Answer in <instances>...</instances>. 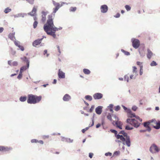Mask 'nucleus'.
<instances>
[{"label": "nucleus", "mask_w": 160, "mask_h": 160, "mask_svg": "<svg viewBox=\"0 0 160 160\" xmlns=\"http://www.w3.org/2000/svg\"><path fill=\"white\" fill-rule=\"evenodd\" d=\"M131 42L132 46L135 49L138 48L140 45V42L138 39L133 38L131 39Z\"/></svg>", "instance_id": "nucleus-7"}, {"label": "nucleus", "mask_w": 160, "mask_h": 160, "mask_svg": "<svg viewBox=\"0 0 160 160\" xmlns=\"http://www.w3.org/2000/svg\"><path fill=\"white\" fill-rule=\"evenodd\" d=\"M41 13L42 14V16L46 17V16L47 15V13H48V12L47 11L46 12L44 11H42L41 12Z\"/></svg>", "instance_id": "nucleus-46"}, {"label": "nucleus", "mask_w": 160, "mask_h": 160, "mask_svg": "<svg viewBox=\"0 0 160 160\" xmlns=\"http://www.w3.org/2000/svg\"><path fill=\"white\" fill-rule=\"evenodd\" d=\"M27 98L26 96H21L19 98V100L21 102H24L26 100Z\"/></svg>", "instance_id": "nucleus-24"}, {"label": "nucleus", "mask_w": 160, "mask_h": 160, "mask_svg": "<svg viewBox=\"0 0 160 160\" xmlns=\"http://www.w3.org/2000/svg\"><path fill=\"white\" fill-rule=\"evenodd\" d=\"M121 51L124 53L125 55L126 56H129L130 55V53L128 51H126L123 49H121Z\"/></svg>", "instance_id": "nucleus-33"}, {"label": "nucleus", "mask_w": 160, "mask_h": 160, "mask_svg": "<svg viewBox=\"0 0 160 160\" xmlns=\"http://www.w3.org/2000/svg\"><path fill=\"white\" fill-rule=\"evenodd\" d=\"M108 7L106 4L102 5L100 7L101 12L103 13L107 12L108 10Z\"/></svg>", "instance_id": "nucleus-10"}, {"label": "nucleus", "mask_w": 160, "mask_h": 160, "mask_svg": "<svg viewBox=\"0 0 160 160\" xmlns=\"http://www.w3.org/2000/svg\"><path fill=\"white\" fill-rule=\"evenodd\" d=\"M122 135L125 138H128L130 137V136L128 135L127 133L125 132H124Z\"/></svg>", "instance_id": "nucleus-51"}, {"label": "nucleus", "mask_w": 160, "mask_h": 160, "mask_svg": "<svg viewBox=\"0 0 160 160\" xmlns=\"http://www.w3.org/2000/svg\"><path fill=\"white\" fill-rule=\"evenodd\" d=\"M122 106L123 108L125 111L127 113L130 111V110L131 109L130 108H127L126 107L123 105H122Z\"/></svg>", "instance_id": "nucleus-30"}, {"label": "nucleus", "mask_w": 160, "mask_h": 160, "mask_svg": "<svg viewBox=\"0 0 160 160\" xmlns=\"http://www.w3.org/2000/svg\"><path fill=\"white\" fill-rule=\"evenodd\" d=\"M152 147H153V148L154 150L156 152H158L160 151V149L155 144H152Z\"/></svg>", "instance_id": "nucleus-25"}, {"label": "nucleus", "mask_w": 160, "mask_h": 160, "mask_svg": "<svg viewBox=\"0 0 160 160\" xmlns=\"http://www.w3.org/2000/svg\"><path fill=\"white\" fill-rule=\"evenodd\" d=\"M61 138H62L61 140L63 142L65 141L67 142L72 143L73 141L72 139H71L70 138H66L62 136H61Z\"/></svg>", "instance_id": "nucleus-20"}, {"label": "nucleus", "mask_w": 160, "mask_h": 160, "mask_svg": "<svg viewBox=\"0 0 160 160\" xmlns=\"http://www.w3.org/2000/svg\"><path fill=\"white\" fill-rule=\"evenodd\" d=\"M121 108L119 105H117L114 107V110L116 111H118Z\"/></svg>", "instance_id": "nucleus-41"}, {"label": "nucleus", "mask_w": 160, "mask_h": 160, "mask_svg": "<svg viewBox=\"0 0 160 160\" xmlns=\"http://www.w3.org/2000/svg\"><path fill=\"white\" fill-rule=\"evenodd\" d=\"M89 127H87L84 129H82V132L83 133H84L87 130L89 129Z\"/></svg>", "instance_id": "nucleus-52"}, {"label": "nucleus", "mask_w": 160, "mask_h": 160, "mask_svg": "<svg viewBox=\"0 0 160 160\" xmlns=\"http://www.w3.org/2000/svg\"><path fill=\"white\" fill-rule=\"evenodd\" d=\"M113 105L112 104H109V106L108 107V108L110 109V108H113Z\"/></svg>", "instance_id": "nucleus-61"}, {"label": "nucleus", "mask_w": 160, "mask_h": 160, "mask_svg": "<svg viewBox=\"0 0 160 160\" xmlns=\"http://www.w3.org/2000/svg\"><path fill=\"white\" fill-rule=\"evenodd\" d=\"M142 68H143L142 65L140 66L139 74H140V75L141 76L142 75L143 73Z\"/></svg>", "instance_id": "nucleus-44"}, {"label": "nucleus", "mask_w": 160, "mask_h": 160, "mask_svg": "<svg viewBox=\"0 0 160 160\" xmlns=\"http://www.w3.org/2000/svg\"><path fill=\"white\" fill-rule=\"evenodd\" d=\"M138 51L141 57H143L145 56V53L143 52H141L140 51V48H139L138 49Z\"/></svg>", "instance_id": "nucleus-34"}, {"label": "nucleus", "mask_w": 160, "mask_h": 160, "mask_svg": "<svg viewBox=\"0 0 160 160\" xmlns=\"http://www.w3.org/2000/svg\"><path fill=\"white\" fill-rule=\"evenodd\" d=\"M93 155V154L92 152H90L89 153V157L90 158H92Z\"/></svg>", "instance_id": "nucleus-64"}, {"label": "nucleus", "mask_w": 160, "mask_h": 160, "mask_svg": "<svg viewBox=\"0 0 160 160\" xmlns=\"http://www.w3.org/2000/svg\"><path fill=\"white\" fill-rule=\"evenodd\" d=\"M125 8L127 11H130L131 9V7L128 5H125Z\"/></svg>", "instance_id": "nucleus-37"}, {"label": "nucleus", "mask_w": 160, "mask_h": 160, "mask_svg": "<svg viewBox=\"0 0 160 160\" xmlns=\"http://www.w3.org/2000/svg\"><path fill=\"white\" fill-rule=\"evenodd\" d=\"M28 68H28L27 65L23 66L20 68V72L22 73L23 71H25Z\"/></svg>", "instance_id": "nucleus-26"}, {"label": "nucleus", "mask_w": 160, "mask_h": 160, "mask_svg": "<svg viewBox=\"0 0 160 160\" xmlns=\"http://www.w3.org/2000/svg\"><path fill=\"white\" fill-rule=\"evenodd\" d=\"M77 8L76 7H71L70 8L69 11L71 12H74L76 10Z\"/></svg>", "instance_id": "nucleus-36"}, {"label": "nucleus", "mask_w": 160, "mask_h": 160, "mask_svg": "<svg viewBox=\"0 0 160 160\" xmlns=\"http://www.w3.org/2000/svg\"><path fill=\"white\" fill-rule=\"evenodd\" d=\"M15 32L10 33L8 35V38H9L12 41H14V38L15 39Z\"/></svg>", "instance_id": "nucleus-22"}, {"label": "nucleus", "mask_w": 160, "mask_h": 160, "mask_svg": "<svg viewBox=\"0 0 160 160\" xmlns=\"http://www.w3.org/2000/svg\"><path fill=\"white\" fill-rule=\"evenodd\" d=\"M133 70L132 72L133 73L136 72H137V68L136 66H133L132 67Z\"/></svg>", "instance_id": "nucleus-56"}, {"label": "nucleus", "mask_w": 160, "mask_h": 160, "mask_svg": "<svg viewBox=\"0 0 160 160\" xmlns=\"http://www.w3.org/2000/svg\"><path fill=\"white\" fill-rule=\"evenodd\" d=\"M124 78L125 81H126L127 82H129V77L127 75H125L124 77Z\"/></svg>", "instance_id": "nucleus-48"}, {"label": "nucleus", "mask_w": 160, "mask_h": 160, "mask_svg": "<svg viewBox=\"0 0 160 160\" xmlns=\"http://www.w3.org/2000/svg\"><path fill=\"white\" fill-rule=\"evenodd\" d=\"M53 4L55 6V8H53V11L50 14H52V17L54 18V17L55 14L58 11L59 8L62 6V5H61V6L59 3L57 2L54 0H52Z\"/></svg>", "instance_id": "nucleus-5"}, {"label": "nucleus", "mask_w": 160, "mask_h": 160, "mask_svg": "<svg viewBox=\"0 0 160 160\" xmlns=\"http://www.w3.org/2000/svg\"><path fill=\"white\" fill-rule=\"evenodd\" d=\"M146 128H147L146 129V131H148L149 132H150L151 130V128L150 126Z\"/></svg>", "instance_id": "nucleus-59"}, {"label": "nucleus", "mask_w": 160, "mask_h": 160, "mask_svg": "<svg viewBox=\"0 0 160 160\" xmlns=\"http://www.w3.org/2000/svg\"><path fill=\"white\" fill-rule=\"evenodd\" d=\"M122 106L123 108L125 111L127 113L130 111V110L131 109L130 108H127L126 107L123 105H122Z\"/></svg>", "instance_id": "nucleus-29"}, {"label": "nucleus", "mask_w": 160, "mask_h": 160, "mask_svg": "<svg viewBox=\"0 0 160 160\" xmlns=\"http://www.w3.org/2000/svg\"><path fill=\"white\" fill-rule=\"evenodd\" d=\"M120 14L119 13H117V14L114 16V17H115L116 18H118L120 17Z\"/></svg>", "instance_id": "nucleus-62"}, {"label": "nucleus", "mask_w": 160, "mask_h": 160, "mask_svg": "<svg viewBox=\"0 0 160 160\" xmlns=\"http://www.w3.org/2000/svg\"><path fill=\"white\" fill-rule=\"evenodd\" d=\"M147 52L148 53L147 54V57L148 59H150L153 55V53L149 49H147Z\"/></svg>", "instance_id": "nucleus-23"}, {"label": "nucleus", "mask_w": 160, "mask_h": 160, "mask_svg": "<svg viewBox=\"0 0 160 160\" xmlns=\"http://www.w3.org/2000/svg\"><path fill=\"white\" fill-rule=\"evenodd\" d=\"M38 142V140L36 139H32L31 140V142L33 143H37Z\"/></svg>", "instance_id": "nucleus-57"}, {"label": "nucleus", "mask_w": 160, "mask_h": 160, "mask_svg": "<svg viewBox=\"0 0 160 160\" xmlns=\"http://www.w3.org/2000/svg\"><path fill=\"white\" fill-rule=\"evenodd\" d=\"M103 94L99 92L95 93L93 95V97L95 100H98L102 98L103 97Z\"/></svg>", "instance_id": "nucleus-11"}, {"label": "nucleus", "mask_w": 160, "mask_h": 160, "mask_svg": "<svg viewBox=\"0 0 160 160\" xmlns=\"http://www.w3.org/2000/svg\"><path fill=\"white\" fill-rule=\"evenodd\" d=\"M112 124L114 126H115L117 127L118 128L120 129H122V123L121 121H113L112 122Z\"/></svg>", "instance_id": "nucleus-9"}, {"label": "nucleus", "mask_w": 160, "mask_h": 160, "mask_svg": "<svg viewBox=\"0 0 160 160\" xmlns=\"http://www.w3.org/2000/svg\"><path fill=\"white\" fill-rule=\"evenodd\" d=\"M103 107L100 106L97 107L95 109L96 113L98 115H100L101 114L102 111Z\"/></svg>", "instance_id": "nucleus-14"}, {"label": "nucleus", "mask_w": 160, "mask_h": 160, "mask_svg": "<svg viewBox=\"0 0 160 160\" xmlns=\"http://www.w3.org/2000/svg\"><path fill=\"white\" fill-rule=\"evenodd\" d=\"M20 59L23 62H26V65L27 66L28 68H29V61L28 59L27 58L26 56H24L23 57H21Z\"/></svg>", "instance_id": "nucleus-18"}, {"label": "nucleus", "mask_w": 160, "mask_h": 160, "mask_svg": "<svg viewBox=\"0 0 160 160\" xmlns=\"http://www.w3.org/2000/svg\"><path fill=\"white\" fill-rule=\"evenodd\" d=\"M15 45L17 47H19V46L20 45V42L14 40V41Z\"/></svg>", "instance_id": "nucleus-39"}, {"label": "nucleus", "mask_w": 160, "mask_h": 160, "mask_svg": "<svg viewBox=\"0 0 160 160\" xmlns=\"http://www.w3.org/2000/svg\"><path fill=\"white\" fill-rule=\"evenodd\" d=\"M42 21V22H45V21L46 20V17L45 16H42V19H41Z\"/></svg>", "instance_id": "nucleus-60"}, {"label": "nucleus", "mask_w": 160, "mask_h": 160, "mask_svg": "<svg viewBox=\"0 0 160 160\" xmlns=\"http://www.w3.org/2000/svg\"><path fill=\"white\" fill-rule=\"evenodd\" d=\"M71 98V97L68 94H65L63 97L62 99L63 101L68 102Z\"/></svg>", "instance_id": "nucleus-19"}, {"label": "nucleus", "mask_w": 160, "mask_h": 160, "mask_svg": "<svg viewBox=\"0 0 160 160\" xmlns=\"http://www.w3.org/2000/svg\"><path fill=\"white\" fill-rule=\"evenodd\" d=\"M42 39H38L32 42V45L34 47H36V46L39 45L41 42Z\"/></svg>", "instance_id": "nucleus-17"}, {"label": "nucleus", "mask_w": 160, "mask_h": 160, "mask_svg": "<svg viewBox=\"0 0 160 160\" xmlns=\"http://www.w3.org/2000/svg\"><path fill=\"white\" fill-rule=\"evenodd\" d=\"M30 4H33L34 3V0H26Z\"/></svg>", "instance_id": "nucleus-58"}, {"label": "nucleus", "mask_w": 160, "mask_h": 160, "mask_svg": "<svg viewBox=\"0 0 160 160\" xmlns=\"http://www.w3.org/2000/svg\"><path fill=\"white\" fill-rule=\"evenodd\" d=\"M127 113L128 116V118H132L136 117V116L135 114L132 112L131 109L130 110V111L129 112H128Z\"/></svg>", "instance_id": "nucleus-21"}, {"label": "nucleus", "mask_w": 160, "mask_h": 160, "mask_svg": "<svg viewBox=\"0 0 160 160\" xmlns=\"http://www.w3.org/2000/svg\"><path fill=\"white\" fill-rule=\"evenodd\" d=\"M142 124L143 125L144 127L146 128L149 126V125L146 122H143L142 123Z\"/></svg>", "instance_id": "nucleus-55"}, {"label": "nucleus", "mask_w": 160, "mask_h": 160, "mask_svg": "<svg viewBox=\"0 0 160 160\" xmlns=\"http://www.w3.org/2000/svg\"><path fill=\"white\" fill-rule=\"evenodd\" d=\"M37 8L34 6L33 7L31 12H29L28 14L31 16H35L36 15Z\"/></svg>", "instance_id": "nucleus-15"}, {"label": "nucleus", "mask_w": 160, "mask_h": 160, "mask_svg": "<svg viewBox=\"0 0 160 160\" xmlns=\"http://www.w3.org/2000/svg\"><path fill=\"white\" fill-rule=\"evenodd\" d=\"M120 153V152L119 151H115L113 155V157L117 156H119Z\"/></svg>", "instance_id": "nucleus-31"}, {"label": "nucleus", "mask_w": 160, "mask_h": 160, "mask_svg": "<svg viewBox=\"0 0 160 160\" xmlns=\"http://www.w3.org/2000/svg\"><path fill=\"white\" fill-rule=\"evenodd\" d=\"M150 65L152 67V66H156L158 65V64L156 62H155L154 61H153L151 63Z\"/></svg>", "instance_id": "nucleus-38"}, {"label": "nucleus", "mask_w": 160, "mask_h": 160, "mask_svg": "<svg viewBox=\"0 0 160 160\" xmlns=\"http://www.w3.org/2000/svg\"><path fill=\"white\" fill-rule=\"evenodd\" d=\"M18 47L19 49L22 51H23L24 50V47L23 46L20 45Z\"/></svg>", "instance_id": "nucleus-53"}, {"label": "nucleus", "mask_w": 160, "mask_h": 160, "mask_svg": "<svg viewBox=\"0 0 160 160\" xmlns=\"http://www.w3.org/2000/svg\"><path fill=\"white\" fill-rule=\"evenodd\" d=\"M11 53L12 55H14L16 53V52L13 50L12 48H11Z\"/></svg>", "instance_id": "nucleus-63"}, {"label": "nucleus", "mask_w": 160, "mask_h": 160, "mask_svg": "<svg viewBox=\"0 0 160 160\" xmlns=\"http://www.w3.org/2000/svg\"><path fill=\"white\" fill-rule=\"evenodd\" d=\"M83 72L86 74L88 75L91 73V71L89 70L86 68H84L83 70Z\"/></svg>", "instance_id": "nucleus-27"}, {"label": "nucleus", "mask_w": 160, "mask_h": 160, "mask_svg": "<svg viewBox=\"0 0 160 160\" xmlns=\"http://www.w3.org/2000/svg\"><path fill=\"white\" fill-rule=\"evenodd\" d=\"M21 15H22V14H21V13H18L16 15H13V16H14V18H18L19 17H21Z\"/></svg>", "instance_id": "nucleus-47"}, {"label": "nucleus", "mask_w": 160, "mask_h": 160, "mask_svg": "<svg viewBox=\"0 0 160 160\" xmlns=\"http://www.w3.org/2000/svg\"><path fill=\"white\" fill-rule=\"evenodd\" d=\"M120 139L122 142L123 145H126L128 147H130L131 144L130 138H125L122 136V137H120Z\"/></svg>", "instance_id": "nucleus-6"}, {"label": "nucleus", "mask_w": 160, "mask_h": 160, "mask_svg": "<svg viewBox=\"0 0 160 160\" xmlns=\"http://www.w3.org/2000/svg\"><path fill=\"white\" fill-rule=\"evenodd\" d=\"M126 122L136 128L138 127L141 124L135 118H128L126 120Z\"/></svg>", "instance_id": "nucleus-4"}, {"label": "nucleus", "mask_w": 160, "mask_h": 160, "mask_svg": "<svg viewBox=\"0 0 160 160\" xmlns=\"http://www.w3.org/2000/svg\"><path fill=\"white\" fill-rule=\"evenodd\" d=\"M58 75L59 78L60 79H64L65 78V73L62 71H61L60 69H59L58 70Z\"/></svg>", "instance_id": "nucleus-12"}, {"label": "nucleus", "mask_w": 160, "mask_h": 160, "mask_svg": "<svg viewBox=\"0 0 160 160\" xmlns=\"http://www.w3.org/2000/svg\"><path fill=\"white\" fill-rule=\"evenodd\" d=\"M47 24L45 23L43 26V29L46 33L49 35L52 36L54 38H56V32L50 28Z\"/></svg>", "instance_id": "nucleus-3"}, {"label": "nucleus", "mask_w": 160, "mask_h": 160, "mask_svg": "<svg viewBox=\"0 0 160 160\" xmlns=\"http://www.w3.org/2000/svg\"><path fill=\"white\" fill-rule=\"evenodd\" d=\"M110 131L112 133H114L115 134V136L117 139H119L120 137H122V135H121L119 134H118V132L117 131L114 129H110Z\"/></svg>", "instance_id": "nucleus-13"}, {"label": "nucleus", "mask_w": 160, "mask_h": 160, "mask_svg": "<svg viewBox=\"0 0 160 160\" xmlns=\"http://www.w3.org/2000/svg\"><path fill=\"white\" fill-rule=\"evenodd\" d=\"M150 120L151 123L154 122L156 125V126H155L151 124V126H152L153 128L157 130L160 128V120H158L157 121L155 118H153Z\"/></svg>", "instance_id": "nucleus-8"}, {"label": "nucleus", "mask_w": 160, "mask_h": 160, "mask_svg": "<svg viewBox=\"0 0 160 160\" xmlns=\"http://www.w3.org/2000/svg\"><path fill=\"white\" fill-rule=\"evenodd\" d=\"M105 155L106 156H111L112 155V153L110 152H108L105 153Z\"/></svg>", "instance_id": "nucleus-50"}, {"label": "nucleus", "mask_w": 160, "mask_h": 160, "mask_svg": "<svg viewBox=\"0 0 160 160\" xmlns=\"http://www.w3.org/2000/svg\"><path fill=\"white\" fill-rule=\"evenodd\" d=\"M138 107L135 105L133 106L132 108V109L134 111H136L138 109Z\"/></svg>", "instance_id": "nucleus-49"}, {"label": "nucleus", "mask_w": 160, "mask_h": 160, "mask_svg": "<svg viewBox=\"0 0 160 160\" xmlns=\"http://www.w3.org/2000/svg\"><path fill=\"white\" fill-rule=\"evenodd\" d=\"M42 98L41 96H37L32 94H29L28 95L27 102L28 104H35L39 102Z\"/></svg>", "instance_id": "nucleus-1"}, {"label": "nucleus", "mask_w": 160, "mask_h": 160, "mask_svg": "<svg viewBox=\"0 0 160 160\" xmlns=\"http://www.w3.org/2000/svg\"><path fill=\"white\" fill-rule=\"evenodd\" d=\"M12 11V9L9 7L6 8L4 10V12L5 13H8Z\"/></svg>", "instance_id": "nucleus-32"}, {"label": "nucleus", "mask_w": 160, "mask_h": 160, "mask_svg": "<svg viewBox=\"0 0 160 160\" xmlns=\"http://www.w3.org/2000/svg\"><path fill=\"white\" fill-rule=\"evenodd\" d=\"M48 19L46 23L49 26L50 28L52 29L55 32L62 29V28L61 27L57 28L54 26L53 21V18L52 17V14L49 15L48 16Z\"/></svg>", "instance_id": "nucleus-2"}, {"label": "nucleus", "mask_w": 160, "mask_h": 160, "mask_svg": "<svg viewBox=\"0 0 160 160\" xmlns=\"http://www.w3.org/2000/svg\"><path fill=\"white\" fill-rule=\"evenodd\" d=\"M84 98L86 99L87 100H88L89 101H92V97L89 95H86Z\"/></svg>", "instance_id": "nucleus-28"}, {"label": "nucleus", "mask_w": 160, "mask_h": 160, "mask_svg": "<svg viewBox=\"0 0 160 160\" xmlns=\"http://www.w3.org/2000/svg\"><path fill=\"white\" fill-rule=\"evenodd\" d=\"M125 129L127 130H132L133 129V127H130L129 125H127L125 126Z\"/></svg>", "instance_id": "nucleus-43"}, {"label": "nucleus", "mask_w": 160, "mask_h": 160, "mask_svg": "<svg viewBox=\"0 0 160 160\" xmlns=\"http://www.w3.org/2000/svg\"><path fill=\"white\" fill-rule=\"evenodd\" d=\"M107 118L110 121H112V114L110 113H108V115L107 116Z\"/></svg>", "instance_id": "nucleus-35"}, {"label": "nucleus", "mask_w": 160, "mask_h": 160, "mask_svg": "<svg viewBox=\"0 0 160 160\" xmlns=\"http://www.w3.org/2000/svg\"><path fill=\"white\" fill-rule=\"evenodd\" d=\"M13 66H17L18 65V62L17 61H14L12 63Z\"/></svg>", "instance_id": "nucleus-54"}, {"label": "nucleus", "mask_w": 160, "mask_h": 160, "mask_svg": "<svg viewBox=\"0 0 160 160\" xmlns=\"http://www.w3.org/2000/svg\"><path fill=\"white\" fill-rule=\"evenodd\" d=\"M22 73L19 72V73L17 77V78L19 80H20L22 78Z\"/></svg>", "instance_id": "nucleus-40"}, {"label": "nucleus", "mask_w": 160, "mask_h": 160, "mask_svg": "<svg viewBox=\"0 0 160 160\" xmlns=\"http://www.w3.org/2000/svg\"><path fill=\"white\" fill-rule=\"evenodd\" d=\"M12 148L8 147H5L2 146H0V151L6 152L8 151L12 150Z\"/></svg>", "instance_id": "nucleus-16"}, {"label": "nucleus", "mask_w": 160, "mask_h": 160, "mask_svg": "<svg viewBox=\"0 0 160 160\" xmlns=\"http://www.w3.org/2000/svg\"><path fill=\"white\" fill-rule=\"evenodd\" d=\"M94 108V105H92L91 106L90 108L89 109V110L88 111V112H92Z\"/></svg>", "instance_id": "nucleus-45"}, {"label": "nucleus", "mask_w": 160, "mask_h": 160, "mask_svg": "<svg viewBox=\"0 0 160 160\" xmlns=\"http://www.w3.org/2000/svg\"><path fill=\"white\" fill-rule=\"evenodd\" d=\"M38 23V22L37 21H34L33 25V28L34 29H35L37 28Z\"/></svg>", "instance_id": "nucleus-42"}]
</instances>
